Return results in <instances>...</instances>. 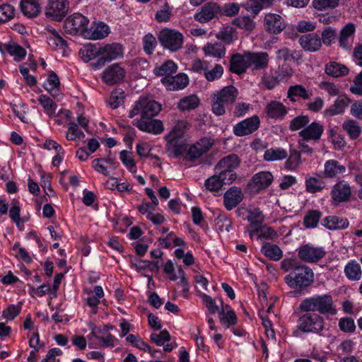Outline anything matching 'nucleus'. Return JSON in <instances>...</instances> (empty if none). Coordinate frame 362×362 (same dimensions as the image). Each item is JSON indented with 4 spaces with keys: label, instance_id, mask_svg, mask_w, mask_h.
I'll use <instances>...</instances> for the list:
<instances>
[{
    "label": "nucleus",
    "instance_id": "nucleus-1",
    "mask_svg": "<svg viewBox=\"0 0 362 362\" xmlns=\"http://www.w3.org/2000/svg\"><path fill=\"white\" fill-rule=\"evenodd\" d=\"M281 268L288 274L284 276V282L300 293L310 287L314 281V273L308 266L301 264L296 259L286 258L281 262Z\"/></svg>",
    "mask_w": 362,
    "mask_h": 362
},
{
    "label": "nucleus",
    "instance_id": "nucleus-2",
    "mask_svg": "<svg viewBox=\"0 0 362 362\" xmlns=\"http://www.w3.org/2000/svg\"><path fill=\"white\" fill-rule=\"evenodd\" d=\"M298 309L303 313H318V315H334L337 309L332 296L329 294L314 295L301 300Z\"/></svg>",
    "mask_w": 362,
    "mask_h": 362
},
{
    "label": "nucleus",
    "instance_id": "nucleus-3",
    "mask_svg": "<svg viewBox=\"0 0 362 362\" xmlns=\"http://www.w3.org/2000/svg\"><path fill=\"white\" fill-rule=\"evenodd\" d=\"M238 95V91L233 86H228L223 88L212 96L211 110L213 113L217 116L224 115L226 112V105H232Z\"/></svg>",
    "mask_w": 362,
    "mask_h": 362
},
{
    "label": "nucleus",
    "instance_id": "nucleus-4",
    "mask_svg": "<svg viewBox=\"0 0 362 362\" xmlns=\"http://www.w3.org/2000/svg\"><path fill=\"white\" fill-rule=\"evenodd\" d=\"M297 329L303 333L322 336V332L325 329L324 318L317 313H304L297 320Z\"/></svg>",
    "mask_w": 362,
    "mask_h": 362
},
{
    "label": "nucleus",
    "instance_id": "nucleus-5",
    "mask_svg": "<svg viewBox=\"0 0 362 362\" xmlns=\"http://www.w3.org/2000/svg\"><path fill=\"white\" fill-rule=\"evenodd\" d=\"M161 110V105L153 100L140 98L129 112V117L140 115L139 119L151 118L156 116Z\"/></svg>",
    "mask_w": 362,
    "mask_h": 362
},
{
    "label": "nucleus",
    "instance_id": "nucleus-6",
    "mask_svg": "<svg viewBox=\"0 0 362 362\" xmlns=\"http://www.w3.org/2000/svg\"><path fill=\"white\" fill-rule=\"evenodd\" d=\"M192 70L202 74L209 82L218 80L223 74V67L219 64H211L206 60L194 59L192 64Z\"/></svg>",
    "mask_w": 362,
    "mask_h": 362
},
{
    "label": "nucleus",
    "instance_id": "nucleus-7",
    "mask_svg": "<svg viewBox=\"0 0 362 362\" xmlns=\"http://www.w3.org/2000/svg\"><path fill=\"white\" fill-rule=\"evenodd\" d=\"M124 55V47L118 42L105 44L99 47L100 58L95 64V68H100L106 62L122 58Z\"/></svg>",
    "mask_w": 362,
    "mask_h": 362
},
{
    "label": "nucleus",
    "instance_id": "nucleus-8",
    "mask_svg": "<svg viewBox=\"0 0 362 362\" xmlns=\"http://www.w3.org/2000/svg\"><path fill=\"white\" fill-rule=\"evenodd\" d=\"M158 40L164 48L176 52L182 47L183 35L177 30L165 28L159 33Z\"/></svg>",
    "mask_w": 362,
    "mask_h": 362
},
{
    "label": "nucleus",
    "instance_id": "nucleus-9",
    "mask_svg": "<svg viewBox=\"0 0 362 362\" xmlns=\"http://www.w3.org/2000/svg\"><path fill=\"white\" fill-rule=\"evenodd\" d=\"M89 20L83 15L75 13L69 16L64 23V28L66 33L71 35L80 34L83 37L85 30H87Z\"/></svg>",
    "mask_w": 362,
    "mask_h": 362
},
{
    "label": "nucleus",
    "instance_id": "nucleus-10",
    "mask_svg": "<svg viewBox=\"0 0 362 362\" xmlns=\"http://www.w3.org/2000/svg\"><path fill=\"white\" fill-rule=\"evenodd\" d=\"M326 255L323 247L314 246L308 243L300 246L298 249V257L300 259L308 263H316Z\"/></svg>",
    "mask_w": 362,
    "mask_h": 362
},
{
    "label": "nucleus",
    "instance_id": "nucleus-11",
    "mask_svg": "<svg viewBox=\"0 0 362 362\" xmlns=\"http://www.w3.org/2000/svg\"><path fill=\"white\" fill-rule=\"evenodd\" d=\"M68 11L67 0H48L45 8V16L52 20L60 21L67 14Z\"/></svg>",
    "mask_w": 362,
    "mask_h": 362
},
{
    "label": "nucleus",
    "instance_id": "nucleus-12",
    "mask_svg": "<svg viewBox=\"0 0 362 362\" xmlns=\"http://www.w3.org/2000/svg\"><path fill=\"white\" fill-rule=\"evenodd\" d=\"M125 76V69L120 63H115L105 69L101 78L105 83L107 85H115L122 81Z\"/></svg>",
    "mask_w": 362,
    "mask_h": 362
},
{
    "label": "nucleus",
    "instance_id": "nucleus-13",
    "mask_svg": "<svg viewBox=\"0 0 362 362\" xmlns=\"http://www.w3.org/2000/svg\"><path fill=\"white\" fill-rule=\"evenodd\" d=\"M132 124L136 127L140 131L148 134L157 135L164 131V126L160 119L153 117L146 119H134Z\"/></svg>",
    "mask_w": 362,
    "mask_h": 362
},
{
    "label": "nucleus",
    "instance_id": "nucleus-14",
    "mask_svg": "<svg viewBox=\"0 0 362 362\" xmlns=\"http://www.w3.org/2000/svg\"><path fill=\"white\" fill-rule=\"evenodd\" d=\"M214 144V140L211 137H203L192 145L187 153V158L194 161L207 153Z\"/></svg>",
    "mask_w": 362,
    "mask_h": 362
},
{
    "label": "nucleus",
    "instance_id": "nucleus-15",
    "mask_svg": "<svg viewBox=\"0 0 362 362\" xmlns=\"http://www.w3.org/2000/svg\"><path fill=\"white\" fill-rule=\"evenodd\" d=\"M273 178V175L269 171L259 172L252 176L248 187L252 192L258 193L269 187L272 183Z\"/></svg>",
    "mask_w": 362,
    "mask_h": 362
},
{
    "label": "nucleus",
    "instance_id": "nucleus-16",
    "mask_svg": "<svg viewBox=\"0 0 362 362\" xmlns=\"http://www.w3.org/2000/svg\"><path fill=\"white\" fill-rule=\"evenodd\" d=\"M245 57L248 68L252 70H262L268 67L269 56L266 52H245Z\"/></svg>",
    "mask_w": 362,
    "mask_h": 362
},
{
    "label": "nucleus",
    "instance_id": "nucleus-17",
    "mask_svg": "<svg viewBox=\"0 0 362 362\" xmlns=\"http://www.w3.org/2000/svg\"><path fill=\"white\" fill-rule=\"evenodd\" d=\"M221 12V8L218 4L209 2L205 4L200 11L194 13V18L201 23H205L217 17Z\"/></svg>",
    "mask_w": 362,
    "mask_h": 362
},
{
    "label": "nucleus",
    "instance_id": "nucleus-18",
    "mask_svg": "<svg viewBox=\"0 0 362 362\" xmlns=\"http://www.w3.org/2000/svg\"><path fill=\"white\" fill-rule=\"evenodd\" d=\"M330 195L336 203L349 202L351 197V188L345 180H341L333 185Z\"/></svg>",
    "mask_w": 362,
    "mask_h": 362
},
{
    "label": "nucleus",
    "instance_id": "nucleus-19",
    "mask_svg": "<svg viewBox=\"0 0 362 362\" xmlns=\"http://www.w3.org/2000/svg\"><path fill=\"white\" fill-rule=\"evenodd\" d=\"M324 132V127L322 124L313 122L308 124L299 133V138L307 141L308 142L316 143L319 141Z\"/></svg>",
    "mask_w": 362,
    "mask_h": 362
},
{
    "label": "nucleus",
    "instance_id": "nucleus-20",
    "mask_svg": "<svg viewBox=\"0 0 362 362\" xmlns=\"http://www.w3.org/2000/svg\"><path fill=\"white\" fill-rule=\"evenodd\" d=\"M259 124V118L255 115L235 124L233 127V133L238 136L248 135L256 131Z\"/></svg>",
    "mask_w": 362,
    "mask_h": 362
},
{
    "label": "nucleus",
    "instance_id": "nucleus-21",
    "mask_svg": "<svg viewBox=\"0 0 362 362\" xmlns=\"http://www.w3.org/2000/svg\"><path fill=\"white\" fill-rule=\"evenodd\" d=\"M90 333L88 337H92L98 339L101 343V346L105 347H113L117 339L107 332L106 328H100L94 324L90 325Z\"/></svg>",
    "mask_w": 362,
    "mask_h": 362
},
{
    "label": "nucleus",
    "instance_id": "nucleus-22",
    "mask_svg": "<svg viewBox=\"0 0 362 362\" xmlns=\"http://www.w3.org/2000/svg\"><path fill=\"white\" fill-rule=\"evenodd\" d=\"M264 26L269 33L279 34L286 28V23L280 15L269 13L265 15Z\"/></svg>",
    "mask_w": 362,
    "mask_h": 362
},
{
    "label": "nucleus",
    "instance_id": "nucleus-23",
    "mask_svg": "<svg viewBox=\"0 0 362 362\" xmlns=\"http://www.w3.org/2000/svg\"><path fill=\"white\" fill-rule=\"evenodd\" d=\"M110 33V27L103 22H94L85 30L83 37L96 40L106 37Z\"/></svg>",
    "mask_w": 362,
    "mask_h": 362
},
{
    "label": "nucleus",
    "instance_id": "nucleus-24",
    "mask_svg": "<svg viewBox=\"0 0 362 362\" xmlns=\"http://www.w3.org/2000/svg\"><path fill=\"white\" fill-rule=\"evenodd\" d=\"M160 82L168 90L175 91L185 88L188 85L189 79L186 74H178L161 78Z\"/></svg>",
    "mask_w": 362,
    "mask_h": 362
},
{
    "label": "nucleus",
    "instance_id": "nucleus-25",
    "mask_svg": "<svg viewBox=\"0 0 362 362\" xmlns=\"http://www.w3.org/2000/svg\"><path fill=\"white\" fill-rule=\"evenodd\" d=\"M244 194L238 187H232L228 189L223 196V204L228 211L235 208L243 199Z\"/></svg>",
    "mask_w": 362,
    "mask_h": 362
},
{
    "label": "nucleus",
    "instance_id": "nucleus-26",
    "mask_svg": "<svg viewBox=\"0 0 362 362\" xmlns=\"http://www.w3.org/2000/svg\"><path fill=\"white\" fill-rule=\"evenodd\" d=\"M165 149L167 152L174 158H179L182 156L186 149V145L182 139L176 138L165 135Z\"/></svg>",
    "mask_w": 362,
    "mask_h": 362
},
{
    "label": "nucleus",
    "instance_id": "nucleus-27",
    "mask_svg": "<svg viewBox=\"0 0 362 362\" xmlns=\"http://www.w3.org/2000/svg\"><path fill=\"white\" fill-rule=\"evenodd\" d=\"M298 42L304 50L310 52L318 51L322 47L320 37L315 33L303 35Z\"/></svg>",
    "mask_w": 362,
    "mask_h": 362
},
{
    "label": "nucleus",
    "instance_id": "nucleus-28",
    "mask_svg": "<svg viewBox=\"0 0 362 362\" xmlns=\"http://www.w3.org/2000/svg\"><path fill=\"white\" fill-rule=\"evenodd\" d=\"M264 110L269 118L274 119H282L288 113L286 107L278 100H271L265 106Z\"/></svg>",
    "mask_w": 362,
    "mask_h": 362
},
{
    "label": "nucleus",
    "instance_id": "nucleus-29",
    "mask_svg": "<svg viewBox=\"0 0 362 362\" xmlns=\"http://www.w3.org/2000/svg\"><path fill=\"white\" fill-rule=\"evenodd\" d=\"M346 172V167L337 160L331 159L325 163L323 176L326 178H334Z\"/></svg>",
    "mask_w": 362,
    "mask_h": 362
},
{
    "label": "nucleus",
    "instance_id": "nucleus-30",
    "mask_svg": "<svg viewBox=\"0 0 362 362\" xmlns=\"http://www.w3.org/2000/svg\"><path fill=\"white\" fill-rule=\"evenodd\" d=\"M218 300L222 306L219 312L221 323L225 328H229L230 326L235 325L238 321L235 312L230 308L229 305H223L222 298H218Z\"/></svg>",
    "mask_w": 362,
    "mask_h": 362
},
{
    "label": "nucleus",
    "instance_id": "nucleus-31",
    "mask_svg": "<svg viewBox=\"0 0 362 362\" xmlns=\"http://www.w3.org/2000/svg\"><path fill=\"white\" fill-rule=\"evenodd\" d=\"M313 95L312 90L306 89L303 85L291 86L287 90V98L291 102H296L297 98L309 100Z\"/></svg>",
    "mask_w": 362,
    "mask_h": 362
},
{
    "label": "nucleus",
    "instance_id": "nucleus-32",
    "mask_svg": "<svg viewBox=\"0 0 362 362\" xmlns=\"http://www.w3.org/2000/svg\"><path fill=\"white\" fill-rule=\"evenodd\" d=\"M356 31V25L353 23H349L345 25L340 31L339 35V45L344 49H350L351 47V39L353 37Z\"/></svg>",
    "mask_w": 362,
    "mask_h": 362
},
{
    "label": "nucleus",
    "instance_id": "nucleus-33",
    "mask_svg": "<svg viewBox=\"0 0 362 362\" xmlns=\"http://www.w3.org/2000/svg\"><path fill=\"white\" fill-rule=\"evenodd\" d=\"M248 68L245 57V52L243 54L236 53L231 56L230 60V71L236 74L240 75L246 71Z\"/></svg>",
    "mask_w": 362,
    "mask_h": 362
},
{
    "label": "nucleus",
    "instance_id": "nucleus-34",
    "mask_svg": "<svg viewBox=\"0 0 362 362\" xmlns=\"http://www.w3.org/2000/svg\"><path fill=\"white\" fill-rule=\"evenodd\" d=\"M341 128L351 140L358 139L362 133L361 124L353 119L345 120L341 124Z\"/></svg>",
    "mask_w": 362,
    "mask_h": 362
},
{
    "label": "nucleus",
    "instance_id": "nucleus-35",
    "mask_svg": "<svg viewBox=\"0 0 362 362\" xmlns=\"http://www.w3.org/2000/svg\"><path fill=\"white\" fill-rule=\"evenodd\" d=\"M203 52L205 56L212 57L220 59L226 55L225 46L218 42H208L203 47Z\"/></svg>",
    "mask_w": 362,
    "mask_h": 362
},
{
    "label": "nucleus",
    "instance_id": "nucleus-36",
    "mask_svg": "<svg viewBox=\"0 0 362 362\" xmlns=\"http://www.w3.org/2000/svg\"><path fill=\"white\" fill-rule=\"evenodd\" d=\"M264 220V216L258 208H249L247 221L250 223V226L252 228L250 236L262 227Z\"/></svg>",
    "mask_w": 362,
    "mask_h": 362
},
{
    "label": "nucleus",
    "instance_id": "nucleus-37",
    "mask_svg": "<svg viewBox=\"0 0 362 362\" xmlns=\"http://www.w3.org/2000/svg\"><path fill=\"white\" fill-rule=\"evenodd\" d=\"M177 65L173 60H167L160 65H156L153 74L162 78L170 77L176 74Z\"/></svg>",
    "mask_w": 362,
    "mask_h": 362
},
{
    "label": "nucleus",
    "instance_id": "nucleus-38",
    "mask_svg": "<svg viewBox=\"0 0 362 362\" xmlns=\"http://www.w3.org/2000/svg\"><path fill=\"white\" fill-rule=\"evenodd\" d=\"M240 165V160L237 155L230 154L227 156L219 160L215 166V170L218 173L222 171L234 170Z\"/></svg>",
    "mask_w": 362,
    "mask_h": 362
},
{
    "label": "nucleus",
    "instance_id": "nucleus-39",
    "mask_svg": "<svg viewBox=\"0 0 362 362\" xmlns=\"http://www.w3.org/2000/svg\"><path fill=\"white\" fill-rule=\"evenodd\" d=\"M349 221L346 218H340L337 216H329L324 218L322 225L329 230L345 229L349 226Z\"/></svg>",
    "mask_w": 362,
    "mask_h": 362
},
{
    "label": "nucleus",
    "instance_id": "nucleus-40",
    "mask_svg": "<svg viewBox=\"0 0 362 362\" xmlns=\"http://www.w3.org/2000/svg\"><path fill=\"white\" fill-rule=\"evenodd\" d=\"M349 102L350 100L349 98L346 95H339L335 100L333 107L325 110V115L326 116L332 117L342 113Z\"/></svg>",
    "mask_w": 362,
    "mask_h": 362
},
{
    "label": "nucleus",
    "instance_id": "nucleus-41",
    "mask_svg": "<svg viewBox=\"0 0 362 362\" xmlns=\"http://www.w3.org/2000/svg\"><path fill=\"white\" fill-rule=\"evenodd\" d=\"M305 187L308 193L315 194L322 192L325 185L319 177L307 175L305 180Z\"/></svg>",
    "mask_w": 362,
    "mask_h": 362
},
{
    "label": "nucleus",
    "instance_id": "nucleus-42",
    "mask_svg": "<svg viewBox=\"0 0 362 362\" xmlns=\"http://www.w3.org/2000/svg\"><path fill=\"white\" fill-rule=\"evenodd\" d=\"M216 37L226 45H231L238 39V35L233 28L226 26L220 29L216 34Z\"/></svg>",
    "mask_w": 362,
    "mask_h": 362
},
{
    "label": "nucleus",
    "instance_id": "nucleus-43",
    "mask_svg": "<svg viewBox=\"0 0 362 362\" xmlns=\"http://www.w3.org/2000/svg\"><path fill=\"white\" fill-rule=\"evenodd\" d=\"M344 274L349 280L358 281L362 275L360 264L355 260L349 262L344 267Z\"/></svg>",
    "mask_w": 362,
    "mask_h": 362
},
{
    "label": "nucleus",
    "instance_id": "nucleus-44",
    "mask_svg": "<svg viewBox=\"0 0 362 362\" xmlns=\"http://www.w3.org/2000/svg\"><path fill=\"white\" fill-rule=\"evenodd\" d=\"M287 151L281 147L270 148L265 151L264 153V160L266 161H277L286 158Z\"/></svg>",
    "mask_w": 362,
    "mask_h": 362
},
{
    "label": "nucleus",
    "instance_id": "nucleus-45",
    "mask_svg": "<svg viewBox=\"0 0 362 362\" xmlns=\"http://www.w3.org/2000/svg\"><path fill=\"white\" fill-rule=\"evenodd\" d=\"M261 252L268 258L273 261H278L281 259L283 252L280 247L272 243H265L261 248Z\"/></svg>",
    "mask_w": 362,
    "mask_h": 362
},
{
    "label": "nucleus",
    "instance_id": "nucleus-46",
    "mask_svg": "<svg viewBox=\"0 0 362 362\" xmlns=\"http://www.w3.org/2000/svg\"><path fill=\"white\" fill-rule=\"evenodd\" d=\"M47 30L50 33L49 36L47 38V41L51 48H64L67 46L66 41L59 35L55 29L47 27Z\"/></svg>",
    "mask_w": 362,
    "mask_h": 362
},
{
    "label": "nucleus",
    "instance_id": "nucleus-47",
    "mask_svg": "<svg viewBox=\"0 0 362 362\" xmlns=\"http://www.w3.org/2000/svg\"><path fill=\"white\" fill-rule=\"evenodd\" d=\"M325 73L333 77H340L348 74L349 70L346 66L332 62L326 65Z\"/></svg>",
    "mask_w": 362,
    "mask_h": 362
},
{
    "label": "nucleus",
    "instance_id": "nucleus-48",
    "mask_svg": "<svg viewBox=\"0 0 362 362\" xmlns=\"http://www.w3.org/2000/svg\"><path fill=\"white\" fill-rule=\"evenodd\" d=\"M41 11L39 0H24V16L28 18H35Z\"/></svg>",
    "mask_w": 362,
    "mask_h": 362
},
{
    "label": "nucleus",
    "instance_id": "nucleus-49",
    "mask_svg": "<svg viewBox=\"0 0 362 362\" xmlns=\"http://www.w3.org/2000/svg\"><path fill=\"white\" fill-rule=\"evenodd\" d=\"M199 102V99L197 95H188L180 100L178 107L181 111L192 110L198 107Z\"/></svg>",
    "mask_w": 362,
    "mask_h": 362
},
{
    "label": "nucleus",
    "instance_id": "nucleus-50",
    "mask_svg": "<svg viewBox=\"0 0 362 362\" xmlns=\"http://www.w3.org/2000/svg\"><path fill=\"white\" fill-rule=\"evenodd\" d=\"M322 215V212L318 210H309L303 219L304 226L306 228H314L317 227Z\"/></svg>",
    "mask_w": 362,
    "mask_h": 362
},
{
    "label": "nucleus",
    "instance_id": "nucleus-51",
    "mask_svg": "<svg viewBox=\"0 0 362 362\" xmlns=\"http://www.w3.org/2000/svg\"><path fill=\"white\" fill-rule=\"evenodd\" d=\"M300 152L296 149H290L289 156L285 162V168L288 170H296L301 164Z\"/></svg>",
    "mask_w": 362,
    "mask_h": 362
},
{
    "label": "nucleus",
    "instance_id": "nucleus-52",
    "mask_svg": "<svg viewBox=\"0 0 362 362\" xmlns=\"http://www.w3.org/2000/svg\"><path fill=\"white\" fill-rule=\"evenodd\" d=\"M59 79L54 72H51L47 81L44 83V88L54 97L57 96L59 92Z\"/></svg>",
    "mask_w": 362,
    "mask_h": 362
},
{
    "label": "nucleus",
    "instance_id": "nucleus-53",
    "mask_svg": "<svg viewBox=\"0 0 362 362\" xmlns=\"http://www.w3.org/2000/svg\"><path fill=\"white\" fill-rule=\"evenodd\" d=\"M233 25L246 31H252L256 26V23L248 16H239L233 20Z\"/></svg>",
    "mask_w": 362,
    "mask_h": 362
},
{
    "label": "nucleus",
    "instance_id": "nucleus-54",
    "mask_svg": "<svg viewBox=\"0 0 362 362\" xmlns=\"http://www.w3.org/2000/svg\"><path fill=\"white\" fill-rule=\"evenodd\" d=\"M224 185V181L220 177L219 174L211 176L204 182L206 189L211 192H218L222 189Z\"/></svg>",
    "mask_w": 362,
    "mask_h": 362
},
{
    "label": "nucleus",
    "instance_id": "nucleus-55",
    "mask_svg": "<svg viewBox=\"0 0 362 362\" xmlns=\"http://www.w3.org/2000/svg\"><path fill=\"white\" fill-rule=\"evenodd\" d=\"M276 59L284 62L291 61L293 59H298L302 58L300 52L296 50H291L287 47L279 49L276 52Z\"/></svg>",
    "mask_w": 362,
    "mask_h": 362
},
{
    "label": "nucleus",
    "instance_id": "nucleus-56",
    "mask_svg": "<svg viewBox=\"0 0 362 362\" xmlns=\"http://www.w3.org/2000/svg\"><path fill=\"white\" fill-rule=\"evenodd\" d=\"M283 77L280 74L274 75L272 73H267L262 77L261 82L267 89L272 90L279 83Z\"/></svg>",
    "mask_w": 362,
    "mask_h": 362
},
{
    "label": "nucleus",
    "instance_id": "nucleus-57",
    "mask_svg": "<svg viewBox=\"0 0 362 362\" xmlns=\"http://www.w3.org/2000/svg\"><path fill=\"white\" fill-rule=\"evenodd\" d=\"M189 128V124L186 120H179L167 135L182 139Z\"/></svg>",
    "mask_w": 362,
    "mask_h": 362
},
{
    "label": "nucleus",
    "instance_id": "nucleus-58",
    "mask_svg": "<svg viewBox=\"0 0 362 362\" xmlns=\"http://www.w3.org/2000/svg\"><path fill=\"white\" fill-rule=\"evenodd\" d=\"M21 205L18 199H13L11 201V206L9 210V217L16 224L17 227L21 230L22 223L20 217Z\"/></svg>",
    "mask_w": 362,
    "mask_h": 362
},
{
    "label": "nucleus",
    "instance_id": "nucleus-59",
    "mask_svg": "<svg viewBox=\"0 0 362 362\" xmlns=\"http://www.w3.org/2000/svg\"><path fill=\"white\" fill-rule=\"evenodd\" d=\"M79 54L85 62H88L97 57H99V47L95 45L88 44L80 49Z\"/></svg>",
    "mask_w": 362,
    "mask_h": 362
},
{
    "label": "nucleus",
    "instance_id": "nucleus-60",
    "mask_svg": "<svg viewBox=\"0 0 362 362\" xmlns=\"http://www.w3.org/2000/svg\"><path fill=\"white\" fill-rule=\"evenodd\" d=\"M337 30L332 27H326L321 33V42L325 45L330 46L337 39Z\"/></svg>",
    "mask_w": 362,
    "mask_h": 362
},
{
    "label": "nucleus",
    "instance_id": "nucleus-61",
    "mask_svg": "<svg viewBox=\"0 0 362 362\" xmlns=\"http://www.w3.org/2000/svg\"><path fill=\"white\" fill-rule=\"evenodd\" d=\"M310 122L307 115H299L291 120L289 129L292 132L304 129Z\"/></svg>",
    "mask_w": 362,
    "mask_h": 362
},
{
    "label": "nucleus",
    "instance_id": "nucleus-62",
    "mask_svg": "<svg viewBox=\"0 0 362 362\" xmlns=\"http://www.w3.org/2000/svg\"><path fill=\"white\" fill-rule=\"evenodd\" d=\"M38 101L40 104L42 106L46 113L49 117L55 116V111L57 109V105L53 103L52 99L46 95H40L39 97Z\"/></svg>",
    "mask_w": 362,
    "mask_h": 362
},
{
    "label": "nucleus",
    "instance_id": "nucleus-63",
    "mask_svg": "<svg viewBox=\"0 0 362 362\" xmlns=\"http://www.w3.org/2000/svg\"><path fill=\"white\" fill-rule=\"evenodd\" d=\"M124 92L120 89H117L111 93L107 103L112 109H116L124 103Z\"/></svg>",
    "mask_w": 362,
    "mask_h": 362
},
{
    "label": "nucleus",
    "instance_id": "nucleus-64",
    "mask_svg": "<svg viewBox=\"0 0 362 362\" xmlns=\"http://www.w3.org/2000/svg\"><path fill=\"white\" fill-rule=\"evenodd\" d=\"M158 42L156 37L151 33L146 34L143 38L144 50L148 55L153 52Z\"/></svg>",
    "mask_w": 362,
    "mask_h": 362
}]
</instances>
